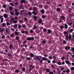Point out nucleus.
Instances as JSON below:
<instances>
[{
  "instance_id": "f257e3e1",
  "label": "nucleus",
  "mask_w": 74,
  "mask_h": 74,
  "mask_svg": "<svg viewBox=\"0 0 74 74\" xmlns=\"http://www.w3.org/2000/svg\"><path fill=\"white\" fill-rule=\"evenodd\" d=\"M69 40H71V34H69V37L68 35H67L66 36V39L67 40H69Z\"/></svg>"
},
{
  "instance_id": "f03ea898",
  "label": "nucleus",
  "mask_w": 74,
  "mask_h": 74,
  "mask_svg": "<svg viewBox=\"0 0 74 74\" xmlns=\"http://www.w3.org/2000/svg\"><path fill=\"white\" fill-rule=\"evenodd\" d=\"M65 62L66 64H69L70 63V62L69 61L66 60L65 61Z\"/></svg>"
},
{
  "instance_id": "7ed1b4c3",
  "label": "nucleus",
  "mask_w": 74,
  "mask_h": 74,
  "mask_svg": "<svg viewBox=\"0 0 74 74\" xmlns=\"http://www.w3.org/2000/svg\"><path fill=\"white\" fill-rule=\"evenodd\" d=\"M64 27V26L63 25H62L60 27V28L61 29H63Z\"/></svg>"
},
{
  "instance_id": "20e7f679",
  "label": "nucleus",
  "mask_w": 74,
  "mask_h": 74,
  "mask_svg": "<svg viewBox=\"0 0 74 74\" xmlns=\"http://www.w3.org/2000/svg\"><path fill=\"white\" fill-rule=\"evenodd\" d=\"M8 16L7 15V14H5L4 15V17L5 18H7V17Z\"/></svg>"
},
{
  "instance_id": "39448f33",
  "label": "nucleus",
  "mask_w": 74,
  "mask_h": 74,
  "mask_svg": "<svg viewBox=\"0 0 74 74\" xmlns=\"http://www.w3.org/2000/svg\"><path fill=\"white\" fill-rule=\"evenodd\" d=\"M70 47H66V50H69V49H70Z\"/></svg>"
},
{
  "instance_id": "423d86ee",
  "label": "nucleus",
  "mask_w": 74,
  "mask_h": 74,
  "mask_svg": "<svg viewBox=\"0 0 74 74\" xmlns=\"http://www.w3.org/2000/svg\"><path fill=\"white\" fill-rule=\"evenodd\" d=\"M37 27L36 26V25H34V27H33V28L34 29H37Z\"/></svg>"
},
{
  "instance_id": "0eeeda50",
  "label": "nucleus",
  "mask_w": 74,
  "mask_h": 74,
  "mask_svg": "<svg viewBox=\"0 0 74 74\" xmlns=\"http://www.w3.org/2000/svg\"><path fill=\"white\" fill-rule=\"evenodd\" d=\"M33 14H34V15H37V13H36V12H32Z\"/></svg>"
},
{
  "instance_id": "6e6552de",
  "label": "nucleus",
  "mask_w": 74,
  "mask_h": 74,
  "mask_svg": "<svg viewBox=\"0 0 74 74\" xmlns=\"http://www.w3.org/2000/svg\"><path fill=\"white\" fill-rule=\"evenodd\" d=\"M10 14L11 15H14V13H13V12H10Z\"/></svg>"
},
{
  "instance_id": "1a4fd4ad",
  "label": "nucleus",
  "mask_w": 74,
  "mask_h": 74,
  "mask_svg": "<svg viewBox=\"0 0 74 74\" xmlns=\"http://www.w3.org/2000/svg\"><path fill=\"white\" fill-rule=\"evenodd\" d=\"M60 18H61L62 19L63 18V19H64V18H65V17H64V16H61Z\"/></svg>"
},
{
  "instance_id": "9d476101",
  "label": "nucleus",
  "mask_w": 74,
  "mask_h": 74,
  "mask_svg": "<svg viewBox=\"0 0 74 74\" xmlns=\"http://www.w3.org/2000/svg\"><path fill=\"white\" fill-rule=\"evenodd\" d=\"M15 14L16 15H18L19 14V13L18 12H16L15 13Z\"/></svg>"
},
{
  "instance_id": "9b49d317",
  "label": "nucleus",
  "mask_w": 74,
  "mask_h": 74,
  "mask_svg": "<svg viewBox=\"0 0 74 74\" xmlns=\"http://www.w3.org/2000/svg\"><path fill=\"white\" fill-rule=\"evenodd\" d=\"M41 12L42 14H44V10H42L41 11Z\"/></svg>"
},
{
  "instance_id": "f8f14e48",
  "label": "nucleus",
  "mask_w": 74,
  "mask_h": 74,
  "mask_svg": "<svg viewBox=\"0 0 74 74\" xmlns=\"http://www.w3.org/2000/svg\"><path fill=\"white\" fill-rule=\"evenodd\" d=\"M28 14L30 16H31V15H32V13H31V12H28Z\"/></svg>"
},
{
  "instance_id": "ddd939ff",
  "label": "nucleus",
  "mask_w": 74,
  "mask_h": 74,
  "mask_svg": "<svg viewBox=\"0 0 74 74\" xmlns=\"http://www.w3.org/2000/svg\"><path fill=\"white\" fill-rule=\"evenodd\" d=\"M1 23L3 22V17L1 18Z\"/></svg>"
},
{
  "instance_id": "4468645a",
  "label": "nucleus",
  "mask_w": 74,
  "mask_h": 74,
  "mask_svg": "<svg viewBox=\"0 0 74 74\" xmlns=\"http://www.w3.org/2000/svg\"><path fill=\"white\" fill-rule=\"evenodd\" d=\"M47 33H49V34H50L51 33V31L50 30H48V32H47Z\"/></svg>"
},
{
  "instance_id": "2eb2a0df",
  "label": "nucleus",
  "mask_w": 74,
  "mask_h": 74,
  "mask_svg": "<svg viewBox=\"0 0 74 74\" xmlns=\"http://www.w3.org/2000/svg\"><path fill=\"white\" fill-rule=\"evenodd\" d=\"M42 60H46V58L43 57L42 58Z\"/></svg>"
},
{
  "instance_id": "dca6fc26",
  "label": "nucleus",
  "mask_w": 74,
  "mask_h": 74,
  "mask_svg": "<svg viewBox=\"0 0 74 74\" xmlns=\"http://www.w3.org/2000/svg\"><path fill=\"white\" fill-rule=\"evenodd\" d=\"M67 27H68L67 25L66 24L65 25V29H67Z\"/></svg>"
},
{
  "instance_id": "f3484780",
  "label": "nucleus",
  "mask_w": 74,
  "mask_h": 74,
  "mask_svg": "<svg viewBox=\"0 0 74 74\" xmlns=\"http://www.w3.org/2000/svg\"><path fill=\"white\" fill-rule=\"evenodd\" d=\"M29 66L30 67H32V68H35L34 66L33 65H29Z\"/></svg>"
},
{
  "instance_id": "a211bd4d",
  "label": "nucleus",
  "mask_w": 74,
  "mask_h": 74,
  "mask_svg": "<svg viewBox=\"0 0 74 74\" xmlns=\"http://www.w3.org/2000/svg\"><path fill=\"white\" fill-rule=\"evenodd\" d=\"M19 37L18 36H16V39L17 40H19Z\"/></svg>"
},
{
  "instance_id": "6ab92c4d",
  "label": "nucleus",
  "mask_w": 74,
  "mask_h": 74,
  "mask_svg": "<svg viewBox=\"0 0 74 74\" xmlns=\"http://www.w3.org/2000/svg\"><path fill=\"white\" fill-rule=\"evenodd\" d=\"M30 56H32V57H34V55L32 53H31Z\"/></svg>"
},
{
  "instance_id": "aec40b11",
  "label": "nucleus",
  "mask_w": 74,
  "mask_h": 74,
  "mask_svg": "<svg viewBox=\"0 0 74 74\" xmlns=\"http://www.w3.org/2000/svg\"><path fill=\"white\" fill-rule=\"evenodd\" d=\"M13 8H12V7L11 6H10L9 7V9L10 10H12Z\"/></svg>"
},
{
  "instance_id": "412c9836",
  "label": "nucleus",
  "mask_w": 74,
  "mask_h": 74,
  "mask_svg": "<svg viewBox=\"0 0 74 74\" xmlns=\"http://www.w3.org/2000/svg\"><path fill=\"white\" fill-rule=\"evenodd\" d=\"M13 22H14V23H17V21L16 20H14L13 21Z\"/></svg>"
},
{
  "instance_id": "4be33fe9",
  "label": "nucleus",
  "mask_w": 74,
  "mask_h": 74,
  "mask_svg": "<svg viewBox=\"0 0 74 74\" xmlns=\"http://www.w3.org/2000/svg\"><path fill=\"white\" fill-rule=\"evenodd\" d=\"M66 72L67 73H69L70 72V69H68V70H67L66 71Z\"/></svg>"
},
{
  "instance_id": "5701e85b",
  "label": "nucleus",
  "mask_w": 74,
  "mask_h": 74,
  "mask_svg": "<svg viewBox=\"0 0 74 74\" xmlns=\"http://www.w3.org/2000/svg\"><path fill=\"white\" fill-rule=\"evenodd\" d=\"M34 18L36 20L37 19V17L36 16H34Z\"/></svg>"
},
{
  "instance_id": "b1692460",
  "label": "nucleus",
  "mask_w": 74,
  "mask_h": 74,
  "mask_svg": "<svg viewBox=\"0 0 74 74\" xmlns=\"http://www.w3.org/2000/svg\"><path fill=\"white\" fill-rule=\"evenodd\" d=\"M39 58V57L38 56H36V58L35 59V60H37V59H38Z\"/></svg>"
},
{
  "instance_id": "393cba45",
  "label": "nucleus",
  "mask_w": 74,
  "mask_h": 74,
  "mask_svg": "<svg viewBox=\"0 0 74 74\" xmlns=\"http://www.w3.org/2000/svg\"><path fill=\"white\" fill-rule=\"evenodd\" d=\"M14 34H12L10 35V36L11 37H14Z\"/></svg>"
},
{
  "instance_id": "a878e982",
  "label": "nucleus",
  "mask_w": 74,
  "mask_h": 74,
  "mask_svg": "<svg viewBox=\"0 0 74 74\" xmlns=\"http://www.w3.org/2000/svg\"><path fill=\"white\" fill-rule=\"evenodd\" d=\"M42 42L43 44H45V43L46 42V41H45L43 40V41H42Z\"/></svg>"
},
{
  "instance_id": "bb28decb",
  "label": "nucleus",
  "mask_w": 74,
  "mask_h": 74,
  "mask_svg": "<svg viewBox=\"0 0 74 74\" xmlns=\"http://www.w3.org/2000/svg\"><path fill=\"white\" fill-rule=\"evenodd\" d=\"M3 25L2 26L3 27H4L5 25V23H3V24H2Z\"/></svg>"
},
{
  "instance_id": "cd10ccee",
  "label": "nucleus",
  "mask_w": 74,
  "mask_h": 74,
  "mask_svg": "<svg viewBox=\"0 0 74 74\" xmlns=\"http://www.w3.org/2000/svg\"><path fill=\"white\" fill-rule=\"evenodd\" d=\"M27 40H29V41H30V40H31V38H27Z\"/></svg>"
},
{
  "instance_id": "c85d7f7f",
  "label": "nucleus",
  "mask_w": 74,
  "mask_h": 74,
  "mask_svg": "<svg viewBox=\"0 0 74 74\" xmlns=\"http://www.w3.org/2000/svg\"><path fill=\"white\" fill-rule=\"evenodd\" d=\"M53 58L54 59H56V57L55 56H53Z\"/></svg>"
},
{
  "instance_id": "c756f323",
  "label": "nucleus",
  "mask_w": 74,
  "mask_h": 74,
  "mask_svg": "<svg viewBox=\"0 0 74 74\" xmlns=\"http://www.w3.org/2000/svg\"><path fill=\"white\" fill-rule=\"evenodd\" d=\"M22 2H21V3H25V0H22Z\"/></svg>"
},
{
  "instance_id": "7c9ffc66",
  "label": "nucleus",
  "mask_w": 74,
  "mask_h": 74,
  "mask_svg": "<svg viewBox=\"0 0 74 74\" xmlns=\"http://www.w3.org/2000/svg\"><path fill=\"white\" fill-rule=\"evenodd\" d=\"M21 25H18V28H19V29H20V28H21Z\"/></svg>"
},
{
  "instance_id": "2f4dec72",
  "label": "nucleus",
  "mask_w": 74,
  "mask_h": 74,
  "mask_svg": "<svg viewBox=\"0 0 74 74\" xmlns=\"http://www.w3.org/2000/svg\"><path fill=\"white\" fill-rule=\"evenodd\" d=\"M49 58L50 59H52V57L51 56H50L49 57Z\"/></svg>"
},
{
  "instance_id": "473e14b6",
  "label": "nucleus",
  "mask_w": 74,
  "mask_h": 74,
  "mask_svg": "<svg viewBox=\"0 0 74 74\" xmlns=\"http://www.w3.org/2000/svg\"><path fill=\"white\" fill-rule=\"evenodd\" d=\"M24 19L25 21H27V18L26 17L24 18Z\"/></svg>"
},
{
  "instance_id": "72a5a7b5",
  "label": "nucleus",
  "mask_w": 74,
  "mask_h": 74,
  "mask_svg": "<svg viewBox=\"0 0 74 74\" xmlns=\"http://www.w3.org/2000/svg\"><path fill=\"white\" fill-rule=\"evenodd\" d=\"M43 32H46V31H47V29H43Z\"/></svg>"
},
{
  "instance_id": "f704fd0d",
  "label": "nucleus",
  "mask_w": 74,
  "mask_h": 74,
  "mask_svg": "<svg viewBox=\"0 0 74 74\" xmlns=\"http://www.w3.org/2000/svg\"><path fill=\"white\" fill-rule=\"evenodd\" d=\"M6 7H7V6L5 5H4L3 6V8H6Z\"/></svg>"
},
{
  "instance_id": "c9c22d12",
  "label": "nucleus",
  "mask_w": 74,
  "mask_h": 74,
  "mask_svg": "<svg viewBox=\"0 0 74 74\" xmlns=\"http://www.w3.org/2000/svg\"><path fill=\"white\" fill-rule=\"evenodd\" d=\"M12 47H13V46H12V45H10V48H12Z\"/></svg>"
},
{
  "instance_id": "e433bc0d",
  "label": "nucleus",
  "mask_w": 74,
  "mask_h": 74,
  "mask_svg": "<svg viewBox=\"0 0 74 74\" xmlns=\"http://www.w3.org/2000/svg\"><path fill=\"white\" fill-rule=\"evenodd\" d=\"M7 29H8V28L6 29V33H9V32L7 31Z\"/></svg>"
},
{
  "instance_id": "4c0bfd02",
  "label": "nucleus",
  "mask_w": 74,
  "mask_h": 74,
  "mask_svg": "<svg viewBox=\"0 0 74 74\" xmlns=\"http://www.w3.org/2000/svg\"><path fill=\"white\" fill-rule=\"evenodd\" d=\"M10 5H12V7H13V6H14V4H13V3H11L10 4Z\"/></svg>"
},
{
  "instance_id": "58836bf2",
  "label": "nucleus",
  "mask_w": 74,
  "mask_h": 74,
  "mask_svg": "<svg viewBox=\"0 0 74 74\" xmlns=\"http://www.w3.org/2000/svg\"><path fill=\"white\" fill-rule=\"evenodd\" d=\"M58 64L59 65H60L61 64H62V63H61V62H58Z\"/></svg>"
},
{
  "instance_id": "ea45409f",
  "label": "nucleus",
  "mask_w": 74,
  "mask_h": 74,
  "mask_svg": "<svg viewBox=\"0 0 74 74\" xmlns=\"http://www.w3.org/2000/svg\"><path fill=\"white\" fill-rule=\"evenodd\" d=\"M25 27H26V26L25 25H23V28H25Z\"/></svg>"
},
{
  "instance_id": "a19ab883",
  "label": "nucleus",
  "mask_w": 74,
  "mask_h": 74,
  "mask_svg": "<svg viewBox=\"0 0 74 74\" xmlns=\"http://www.w3.org/2000/svg\"><path fill=\"white\" fill-rule=\"evenodd\" d=\"M7 25H10V23H9V22H7Z\"/></svg>"
},
{
  "instance_id": "79ce46f5",
  "label": "nucleus",
  "mask_w": 74,
  "mask_h": 74,
  "mask_svg": "<svg viewBox=\"0 0 74 74\" xmlns=\"http://www.w3.org/2000/svg\"><path fill=\"white\" fill-rule=\"evenodd\" d=\"M16 73H18V72H19V70H16L15 71Z\"/></svg>"
},
{
  "instance_id": "37998d69",
  "label": "nucleus",
  "mask_w": 74,
  "mask_h": 74,
  "mask_svg": "<svg viewBox=\"0 0 74 74\" xmlns=\"http://www.w3.org/2000/svg\"><path fill=\"white\" fill-rule=\"evenodd\" d=\"M45 16L44 15H43L42 16V18H45Z\"/></svg>"
},
{
  "instance_id": "c03bdc74",
  "label": "nucleus",
  "mask_w": 74,
  "mask_h": 74,
  "mask_svg": "<svg viewBox=\"0 0 74 74\" xmlns=\"http://www.w3.org/2000/svg\"><path fill=\"white\" fill-rule=\"evenodd\" d=\"M53 63H56V61L55 60H53Z\"/></svg>"
},
{
  "instance_id": "a18cd8bd",
  "label": "nucleus",
  "mask_w": 74,
  "mask_h": 74,
  "mask_svg": "<svg viewBox=\"0 0 74 74\" xmlns=\"http://www.w3.org/2000/svg\"><path fill=\"white\" fill-rule=\"evenodd\" d=\"M27 59L28 60H30V58H27Z\"/></svg>"
},
{
  "instance_id": "49530a36",
  "label": "nucleus",
  "mask_w": 74,
  "mask_h": 74,
  "mask_svg": "<svg viewBox=\"0 0 74 74\" xmlns=\"http://www.w3.org/2000/svg\"><path fill=\"white\" fill-rule=\"evenodd\" d=\"M23 46L25 47H27V45H26V44L24 45H23Z\"/></svg>"
},
{
  "instance_id": "de8ad7c7",
  "label": "nucleus",
  "mask_w": 74,
  "mask_h": 74,
  "mask_svg": "<svg viewBox=\"0 0 74 74\" xmlns=\"http://www.w3.org/2000/svg\"><path fill=\"white\" fill-rule=\"evenodd\" d=\"M15 34H16V35H18V33L17 32H15Z\"/></svg>"
},
{
  "instance_id": "09e8293b",
  "label": "nucleus",
  "mask_w": 74,
  "mask_h": 74,
  "mask_svg": "<svg viewBox=\"0 0 74 74\" xmlns=\"http://www.w3.org/2000/svg\"><path fill=\"white\" fill-rule=\"evenodd\" d=\"M14 26H15V27H17L18 26V24H15L14 25Z\"/></svg>"
},
{
  "instance_id": "8fccbe9b",
  "label": "nucleus",
  "mask_w": 74,
  "mask_h": 74,
  "mask_svg": "<svg viewBox=\"0 0 74 74\" xmlns=\"http://www.w3.org/2000/svg\"><path fill=\"white\" fill-rule=\"evenodd\" d=\"M73 29H71L70 30V33H71V32H73Z\"/></svg>"
},
{
  "instance_id": "3c124183",
  "label": "nucleus",
  "mask_w": 74,
  "mask_h": 74,
  "mask_svg": "<svg viewBox=\"0 0 74 74\" xmlns=\"http://www.w3.org/2000/svg\"><path fill=\"white\" fill-rule=\"evenodd\" d=\"M71 69L72 70H74V67H72L71 68Z\"/></svg>"
},
{
  "instance_id": "603ef678",
  "label": "nucleus",
  "mask_w": 74,
  "mask_h": 74,
  "mask_svg": "<svg viewBox=\"0 0 74 74\" xmlns=\"http://www.w3.org/2000/svg\"><path fill=\"white\" fill-rule=\"evenodd\" d=\"M15 11H16V12H18V9H15Z\"/></svg>"
},
{
  "instance_id": "864d4df0",
  "label": "nucleus",
  "mask_w": 74,
  "mask_h": 74,
  "mask_svg": "<svg viewBox=\"0 0 74 74\" xmlns=\"http://www.w3.org/2000/svg\"><path fill=\"white\" fill-rule=\"evenodd\" d=\"M61 58L62 60H63V59H64L65 58L64 57H62Z\"/></svg>"
},
{
  "instance_id": "5fc2aeb1",
  "label": "nucleus",
  "mask_w": 74,
  "mask_h": 74,
  "mask_svg": "<svg viewBox=\"0 0 74 74\" xmlns=\"http://www.w3.org/2000/svg\"><path fill=\"white\" fill-rule=\"evenodd\" d=\"M24 12V10H22L21 11V13H22V12Z\"/></svg>"
},
{
  "instance_id": "6e6d98bb",
  "label": "nucleus",
  "mask_w": 74,
  "mask_h": 74,
  "mask_svg": "<svg viewBox=\"0 0 74 74\" xmlns=\"http://www.w3.org/2000/svg\"><path fill=\"white\" fill-rule=\"evenodd\" d=\"M2 38H4V36H2V37H1Z\"/></svg>"
},
{
  "instance_id": "4d7b16f0",
  "label": "nucleus",
  "mask_w": 74,
  "mask_h": 74,
  "mask_svg": "<svg viewBox=\"0 0 74 74\" xmlns=\"http://www.w3.org/2000/svg\"><path fill=\"white\" fill-rule=\"evenodd\" d=\"M66 41H64L63 42V43L64 44H66Z\"/></svg>"
},
{
  "instance_id": "13d9d810",
  "label": "nucleus",
  "mask_w": 74,
  "mask_h": 74,
  "mask_svg": "<svg viewBox=\"0 0 74 74\" xmlns=\"http://www.w3.org/2000/svg\"><path fill=\"white\" fill-rule=\"evenodd\" d=\"M15 5H18V3L17 2L16 3Z\"/></svg>"
},
{
  "instance_id": "bf43d9fd",
  "label": "nucleus",
  "mask_w": 74,
  "mask_h": 74,
  "mask_svg": "<svg viewBox=\"0 0 74 74\" xmlns=\"http://www.w3.org/2000/svg\"><path fill=\"white\" fill-rule=\"evenodd\" d=\"M31 40H34V38L32 37V38H31Z\"/></svg>"
},
{
  "instance_id": "052dcab7",
  "label": "nucleus",
  "mask_w": 74,
  "mask_h": 74,
  "mask_svg": "<svg viewBox=\"0 0 74 74\" xmlns=\"http://www.w3.org/2000/svg\"><path fill=\"white\" fill-rule=\"evenodd\" d=\"M1 32H3V29H1L0 30Z\"/></svg>"
},
{
  "instance_id": "680f3d73",
  "label": "nucleus",
  "mask_w": 74,
  "mask_h": 74,
  "mask_svg": "<svg viewBox=\"0 0 74 74\" xmlns=\"http://www.w3.org/2000/svg\"><path fill=\"white\" fill-rule=\"evenodd\" d=\"M23 43V44H25V43H26V41H24Z\"/></svg>"
},
{
  "instance_id": "e2e57ef3",
  "label": "nucleus",
  "mask_w": 74,
  "mask_h": 74,
  "mask_svg": "<svg viewBox=\"0 0 74 74\" xmlns=\"http://www.w3.org/2000/svg\"><path fill=\"white\" fill-rule=\"evenodd\" d=\"M59 10V8H58L57 9V11H58Z\"/></svg>"
},
{
  "instance_id": "0e129e2a",
  "label": "nucleus",
  "mask_w": 74,
  "mask_h": 74,
  "mask_svg": "<svg viewBox=\"0 0 74 74\" xmlns=\"http://www.w3.org/2000/svg\"><path fill=\"white\" fill-rule=\"evenodd\" d=\"M23 71H25V68H23Z\"/></svg>"
},
{
  "instance_id": "69168bd1",
  "label": "nucleus",
  "mask_w": 74,
  "mask_h": 74,
  "mask_svg": "<svg viewBox=\"0 0 74 74\" xmlns=\"http://www.w3.org/2000/svg\"><path fill=\"white\" fill-rule=\"evenodd\" d=\"M14 19H15L16 20V19H18V17H15L14 18Z\"/></svg>"
},
{
  "instance_id": "338daca9",
  "label": "nucleus",
  "mask_w": 74,
  "mask_h": 74,
  "mask_svg": "<svg viewBox=\"0 0 74 74\" xmlns=\"http://www.w3.org/2000/svg\"><path fill=\"white\" fill-rule=\"evenodd\" d=\"M64 68H62L61 70H64Z\"/></svg>"
},
{
  "instance_id": "774afa93",
  "label": "nucleus",
  "mask_w": 74,
  "mask_h": 74,
  "mask_svg": "<svg viewBox=\"0 0 74 74\" xmlns=\"http://www.w3.org/2000/svg\"><path fill=\"white\" fill-rule=\"evenodd\" d=\"M72 51H74V47L72 49Z\"/></svg>"
}]
</instances>
